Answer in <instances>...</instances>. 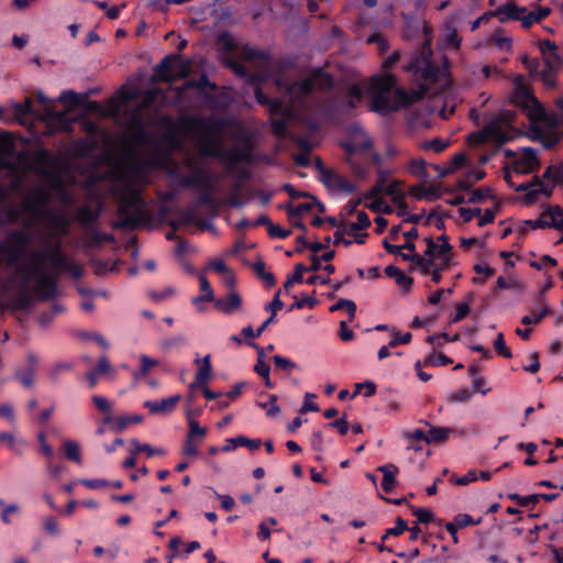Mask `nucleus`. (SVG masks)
Listing matches in <instances>:
<instances>
[{
	"instance_id": "nucleus-5",
	"label": "nucleus",
	"mask_w": 563,
	"mask_h": 563,
	"mask_svg": "<svg viewBox=\"0 0 563 563\" xmlns=\"http://www.w3.org/2000/svg\"><path fill=\"white\" fill-rule=\"evenodd\" d=\"M515 90L511 96V102L520 107L532 125L547 122L548 113L541 102L533 96L525 84L522 76H517L514 80Z\"/></svg>"
},
{
	"instance_id": "nucleus-50",
	"label": "nucleus",
	"mask_w": 563,
	"mask_h": 563,
	"mask_svg": "<svg viewBox=\"0 0 563 563\" xmlns=\"http://www.w3.org/2000/svg\"><path fill=\"white\" fill-rule=\"evenodd\" d=\"M212 190L213 189H205V191L198 196L196 203L197 206L207 207L209 210L217 212L218 206L214 201Z\"/></svg>"
},
{
	"instance_id": "nucleus-10",
	"label": "nucleus",
	"mask_w": 563,
	"mask_h": 563,
	"mask_svg": "<svg viewBox=\"0 0 563 563\" xmlns=\"http://www.w3.org/2000/svg\"><path fill=\"white\" fill-rule=\"evenodd\" d=\"M29 283L32 279L36 280L34 288L35 296L42 301H48L57 296V277L47 272H40L38 274H26L24 276Z\"/></svg>"
},
{
	"instance_id": "nucleus-20",
	"label": "nucleus",
	"mask_w": 563,
	"mask_h": 563,
	"mask_svg": "<svg viewBox=\"0 0 563 563\" xmlns=\"http://www.w3.org/2000/svg\"><path fill=\"white\" fill-rule=\"evenodd\" d=\"M184 187H200L203 189H213V180L209 172L205 169H197L191 176L181 179Z\"/></svg>"
},
{
	"instance_id": "nucleus-57",
	"label": "nucleus",
	"mask_w": 563,
	"mask_h": 563,
	"mask_svg": "<svg viewBox=\"0 0 563 563\" xmlns=\"http://www.w3.org/2000/svg\"><path fill=\"white\" fill-rule=\"evenodd\" d=\"M317 395L313 393H306L303 404L299 409L300 415H305L307 412H319L320 408L318 404L316 402Z\"/></svg>"
},
{
	"instance_id": "nucleus-6",
	"label": "nucleus",
	"mask_w": 563,
	"mask_h": 563,
	"mask_svg": "<svg viewBox=\"0 0 563 563\" xmlns=\"http://www.w3.org/2000/svg\"><path fill=\"white\" fill-rule=\"evenodd\" d=\"M544 68L541 69V80L548 87L555 86V73L562 68L563 59L559 54V47L555 42L547 38L539 43Z\"/></svg>"
},
{
	"instance_id": "nucleus-11",
	"label": "nucleus",
	"mask_w": 563,
	"mask_h": 563,
	"mask_svg": "<svg viewBox=\"0 0 563 563\" xmlns=\"http://www.w3.org/2000/svg\"><path fill=\"white\" fill-rule=\"evenodd\" d=\"M213 305L218 311L231 316L242 308L243 299L236 290H229L227 295L216 298Z\"/></svg>"
},
{
	"instance_id": "nucleus-2",
	"label": "nucleus",
	"mask_w": 563,
	"mask_h": 563,
	"mask_svg": "<svg viewBox=\"0 0 563 563\" xmlns=\"http://www.w3.org/2000/svg\"><path fill=\"white\" fill-rule=\"evenodd\" d=\"M32 243V235L25 230H12L8 232L4 240L0 241V265L14 267L19 262L27 256L30 265H20L18 274L24 277L26 274H38L45 272V266L49 263V250L29 251Z\"/></svg>"
},
{
	"instance_id": "nucleus-34",
	"label": "nucleus",
	"mask_w": 563,
	"mask_h": 563,
	"mask_svg": "<svg viewBox=\"0 0 563 563\" xmlns=\"http://www.w3.org/2000/svg\"><path fill=\"white\" fill-rule=\"evenodd\" d=\"M109 369H110V363H109L108 358L103 355L99 358L96 367L86 374V377H87L89 384L91 386L97 385L99 376L107 374Z\"/></svg>"
},
{
	"instance_id": "nucleus-61",
	"label": "nucleus",
	"mask_w": 563,
	"mask_h": 563,
	"mask_svg": "<svg viewBox=\"0 0 563 563\" xmlns=\"http://www.w3.org/2000/svg\"><path fill=\"white\" fill-rule=\"evenodd\" d=\"M271 126L275 136L284 139L288 135V121L286 119H274Z\"/></svg>"
},
{
	"instance_id": "nucleus-27",
	"label": "nucleus",
	"mask_w": 563,
	"mask_h": 563,
	"mask_svg": "<svg viewBox=\"0 0 563 563\" xmlns=\"http://www.w3.org/2000/svg\"><path fill=\"white\" fill-rule=\"evenodd\" d=\"M545 228H553L556 230H562L563 229V218L560 219V223H549L548 221L543 220L542 218L537 219V220H525L519 224L518 231H519V234L521 236H523L527 234V232L530 229L536 230V229H545Z\"/></svg>"
},
{
	"instance_id": "nucleus-19",
	"label": "nucleus",
	"mask_w": 563,
	"mask_h": 563,
	"mask_svg": "<svg viewBox=\"0 0 563 563\" xmlns=\"http://www.w3.org/2000/svg\"><path fill=\"white\" fill-rule=\"evenodd\" d=\"M485 133L488 139L496 142L498 146H501L512 140V135L501 126L499 119L487 123L485 125Z\"/></svg>"
},
{
	"instance_id": "nucleus-54",
	"label": "nucleus",
	"mask_w": 563,
	"mask_h": 563,
	"mask_svg": "<svg viewBox=\"0 0 563 563\" xmlns=\"http://www.w3.org/2000/svg\"><path fill=\"white\" fill-rule=\"evenodd\" d=\"M521 63L523 64L525 68L530 73L532 77H540L541 78V70L540 65L541 62L537 57H529L528 55H522Z\"/></svg>"
},
{
	"instance_id": "nucleus-38",
	"label": "nucleus",
	"mask_w": 563,
	"mask_h": 563,
	"mask_svg": "<svg viewBox=\"0 0 563 563\" xmlns=\"http://www.w3.org/2000/svg\"><path fill=\"white\" fill-rule=\"evenodd\" d=\"M412 515L417 518V523H430L437 521L439 526H442L443 519H438L432 511L427 508L416 507L410 505Z\"/></svg>"
},
{
	"instance_id": "nucleus-37",
	"label": "nucleus",
	"mask_w": 563,
	"mask_h": 563,
	"mask_svg": "<svg viewBox=\"0 0 563 563\" xmlns=\"http://www.w3.org/2000/svg\"><path fill=\"white\" fill-rule=\"evenodd\" d=\"M452 257L451 255L439 256V263L433 267H430L429 275H431V280L435 284H439L442 279V272L446 271L451 266Z\"/></svg>"
},
{
	"instance_id": "nucleus-55",
	"label": "nucleus",
	"mask_w": 563,
	"mask_h": 563,
	"mask_svg": "<svg viewBox=\"0 0 563 563\" xmlns=\"http://www.w3.org/2000/svg\"><path fill=\"white\" fill-rule=\"evenodd\" d=\"M452 522L456 525L457 529H464L470 526L479 525L482 522V517L474 519L471 515L461 512L454 517Z\"/></svg>"
},
{
	"instance_id": "nucleus-25",
	"label": "nucleus",
	"mask_w": 563,
	"mask_h": 563,
	"mask_svg": "<svg viewBox=\"0 0 563 563\" xmlns=\"http://www.w3.org/2000/svg\"><path fill=\"white\" fill-rule=\"evenodd\" d=\"M37 358L35 355L30 354L27 356V363L23 368L15 372V376L20 384L24 387H30L34 383V373L36 368Z\"/></svg>"
},
{
	"instance_id": "nucleus-41",
	"label": "nucleus",
	"mask_w": 563,
	"mask_h": 563,
	"mask_svg": "<svg viewBox=\"0 0 563 563\" xmlns=\"http://www.w3.org/2000/svg\"><path fill=\"white\" fill-rule=\"evenodd\" d=\"M305 272H307V266H305L302 263H298L295 265L294 273L291 275H289L284 283V288L287 292L289 291V288L294 284L303 283V273Z\"/></svg>"
},
{
	"instance_id": "nucleus-45",
	"label": "nucleus",
	"mask_w": 563,
	"mask_h": 563,
	"mask_svg": "<svg viewBox=\"0 0 563 563\" xmlns=\"http://www.w3.org/2000/svg\"><path fill=\"white\" fill-rule=\"evenodd\" d=\"M542 178L552 180L554 186L562 185L563 184V166L562 165L548 166L542 174Z\"/></svg>"
},
{
	"instance_id": "nucleus-58",
	"label": "nucleus",
	"mask_w": 563,
	"mask_h": 563,
	"mask_svg": "<svg viewBox=\"0 0 563 563\" xmlns=\"http://www.w3.org/2000/svg\"><path fill=\"white\" fill-rule=\"evenodd\" d=\"M485 198L496 199V197L493 195L490 187L486 186L473 190L472 195L467 199V203H478L483 201Z\"/></svg>"
},
{
	"instance_id": "nucleus-42",
	"label": "nucleus",
	"mask_w": 563,
	"mask_h": 563,
	"mask_svg": "<svg viewBox=\"0 0 563 563\" xmlns=\"http://www.w3.org/2000/svg\"><path fill=\"white\" fill-rule=\"evenodd\" d=\"M63 449L66 459L69 461H73L77 464H81V457H80V448L79 444L71 440H66L63 442Z\"/></svg>"
},
{
	"instance_id": "nucleus-22",
	"label": "nucleus",
	"mask_w": 563,
	"mask_h": 563,
	"mask_svg": "<svg viewBox=\"0 0 563 563\" xmlns=\"http://www.w3.org/2000/svg\"><path fill=\"white\" fill-rule=\"evenodd\" d=\"M408 529L407 521L402 519L401 517H397L395 521V526L393 528H388L385 533L382 536V542L380 543H373L379 552H393V549L390 547H387L384 544V542L391 537H398L402 534Z\"/></svg>"
},
{
	"instance_id": "nucleus-43",
	"label": "nucleus",
	"mask_w": 563,
	"mask_h": 563,
	"mask_svg": "<svg viewBox=\"0 0 563 563\" xmlns=\"http://www.w3.org/2000/svg\"><path fill=\"white\" fill-rule=\"evenodd\" d=\"M489 390L490 389H472L471 391L470 389H456L448 396V400L450 402H466L472 397L473 391H479L482 395H486Z\"/></svg>"
},
{
	"instance_id": "nucleus-31",
	"label": "nucleus",
	"mask_w": 563,
	"mask_h": 563,
	"mask_svg": "<svg viewBox=\"0 0 563 563\" xmlns=\"http://www.w3.org/2000/svg\"><path fill=\"white\" fill-rule=\"evenodd\" d=\"M15 302L19 309H29L33 303V298L29 289V283L22 277L21 283L18 285Z\"/></svg>"
},
{
	"instance_id": "nucleus-17",
	"label": "nucleus",
	"mask_w": 563,
	"mask_h": 563,
	"mask_svg": "<svg viewBox=\"0 0 563 563\" xmlns=\"http://www.w3.org/2000/svg\"><path fill=\"white\" fill-rule=\"evenodd\" d=\"M203 397L207 399H218L217 401V409L223 410L231 401H234L236 398H239L242 395V389H230L225 395H223L221 391H214V389H200Z\"/></svg>"
},
{
	"instance_id": "nucleus-26",
	"label": "nucleus",
	"mask_w": 563,
	"mask_h": 563,
	"mask_svg": "<svg viewBox=\"0 0 563 563\" xmlns=\"http://www.w3.org/2000/svg\"><path fill=\"white\" fill-rule=\"evenodd\" d=\"M377 472L383 474L382 488L386 493H390L396 485V475L399 472L395 464H385L377 467Z\"/></svg>"
},
{
	"instance_id": "nucleus-32",
	"label": "nucleus",
	"mask_w": 563,
	"mask_h": 563,
	"mask_svg": "<svg viewBox=\"0 0 563 563\" xmlns=\"http://www.w3.org/2000/svg\"><path fill=\"white\" fill-rule=\"evenodd\" d=\"M199 286L200 290L202 291V295L192 298L191 303L198 305L199 302H213L216 299L214 291L211 284L209 283L205 275L199 276Z\"/></svg>"
},
{
	"instance_id": "nucleus-35",
	"label": "nucleus",
	"mask_w": 563,
	"mask_h": 563,
	"mask_svg": "<svg viewBox=\"0 0 563 563\" xmlns=\"http://www.w3.org/2000/svg\"><path fill=\"white\" fill-rule=\"evenodd\" d=\"M49 263L57 269L66 271L70 261L65 254H63L59 245H55L49 250Z\"/></svg>"
},
{
	"instance_id": "nucleus-46",
	"label": "nucleus",
	"mask_w": 563,
	"mask_h": 563,
	"mask_svg": "<svg viewBox=\"0 0 563 563\" xmlns=\"http://www.w3.org/2000/svg\"><path fill=\"white\" fill-rule=\"evenodd\" d=\"M313 209L312 202H303L298 206H292L291 203L286 206V212L289 221H292L294 218H297L303 213H308Z\"/></svg>"
},
{
	"instance_id": "nucleus-53",
	"label": "nucleus",
	"mask_w": 563,
	"mask_h": 563,
	"mask_svg": "<svg viewBox=\"0 0 563 563\" xmlns=\"http://www.w3.org/2000/svg\"><path fill=\"white\" fill-rule=\"evenodd\" d=\"M260 357L257 363L254 366V371L265 379V387H272V383L269 379V365L262 358L263 352L258 350Z\"/></svg>"
},
{
	"instance_id": "nucleus-33",
	"label": "nucleus",
	"mask_w": 563,
	"mask_h": 563,
	"mask_svg": "<svg viewBox=\"0 0 563 563\" xmlns=\"http://www.w3.org/2000/svg\"><path fill=\"white\" fill-rule=\"evenodd\" d=\"M399 256L407 262H411L415 266H417L420 269V273L424 276L429 275L430 267H431V261L426 260L422 255L413 253H402L400 251Z\"/></svg>"
},
{
	"instance_id": "nucleus-30",
	"label": "nucleus",
	"mask_w": 563,
	"mask_h": 563,
	"mask_svg": "<svg viewBox=\"0 0 563 563\" xmlns=\"http://www.w3.org/2000/svg\"><path fill=\"white\" fill-rule=\"evenodd\" d=\"M100 216V208L93 209L85 205L77 210L76 220L85 228H89L97 222Z\"/></svg>"
},
{
	"instance_id": "nucleus-40",
	"label": "nucleus",
	"mask_w": 563,
	"mask_h": 563,
	"mask_svg": "<svg viewBox=\"0 0 563 563\" xmlns=\"http://www.w3.org/2000/svg\"><path fill=\"white\" fill-rule=\"evenodd\" d=\"M452 429L448 427H430L427 431L428 434V443H442L448 440L451 434Z\"/></svg>"
},
{
	"instance_id": "nucleus-39",
	"label": "nucleus",
	"mask_w": 563,
	"mask_h": 563,
	"mask_svg": "<svg viewBox=\"0 0 563 563\" xmlns=\"http://www.w3.org/2000/svg\"><path fill=\"white\" fill-rule=\"evenodd\" d=\"M474 299V292H467L465 300L455 307V313L451 317V322L456 323L462 321L470 313V303Z\"/></svg>"
},
{
	"instance_id": "nucleus-52",
	"label": "nucleus",
	"mask_w": 563,
	"mask_h": 563,
	"mask_svg": "<svg viewBox=\"0 0 563 563\" xmlns=\"http://www.w3.org/2000/svg\"><path fill=\"white\" fill-rule=\"evenodd\" d=\"M551 313V309L547 303L542 305V308L539 312L533 311L532 316H523L521 318V323L525 325L536 324L540 322L545 316Z\"/></svg>"
},
{
	"instance_id": "nucleus-59",
	"label": "nucleus",
	"mask_w": 563,
	"mask_h": 563,
	"mask_svg": "<svg viewBox=\"0 0 563 563\" xmlns=\"http://www.w3.org/2000/svg\"><path fill=\"white\" fill-rule=\"evenodd\" d=\"M462 38L459 35L457 29L449 25L444 36V43L446 46L457 49L461 45Z\"/></svg>"
},
{
	"instance_id": "nucleus-29",
	"label": "nucleus",
	"mask_w": 563,
	"mask_h": 563,
	"mask_svg": "<svg viewBox=\"0 0 563 563\" xmlns=\"http://www.w3.org/2000/svg\"><path fill=\"white\" fill-rule=\"evenodd\" d=\"M15 154L14 142L10 133L0 135V167H9L7 158L13 157Z\"/></svg>"
},
{
	"instance_id": "nucleus-1",
	"label": "nucleus",
	"mask_w": 563,
	"mask_h": 563,
	"mask_svg": "<svg viewBox=\"0 0 563 563\" xmlns=\"http://www.w3.org/2000/svg\"><path fill=\"white\" fill-rule=\"evenodd\" d=\"M396 86L397 77L394 74L374 75L368 89L371 110L380 114L397 111L420 101L429 92V87L424 84L410 91Z\"/></svg>"
},
{
	"instance_id": "nucleus-63",
	"label": "nucleus",
	"mask_w": 563,
	"mask_h": 563,
	"mask_svg": "<svg viewBox=\"0 0 563 563\" xmlns=\"http://www.w3.org/2000/svg\"><path fill=\"white\" fill-rule=\"evenodd\" d=\"M254 86L256 101L262 106H269L272 110H276L279 106L278 102L271 99L258 85Z\"/></svg>"
},
{
	"instance_id": "nucleus-21",
	"label": "nucleus",
	"mask_w": 563,
	"mask_h": 563,
	"mask_svg": "<svg viewBox=\"0 0 563 563\" xmlns=\"http://www.w3.org/2000/svg\"><path fill=\"white\" fill-rule=\"evenodd\" d=\"M526 12V7H519L516 3L508 1L507 3L498 7L492 14L497 16L501 23H505L507 20L518 21L520 15Z\"/></svg>"
},
{
	"instance_id": "nucleus-60",
	"label": "nucleus",
	"mask_w": 563,
	"mask_h": 563,
	"mask_svg": "<svg viewBox=\"0 0 563 563\" xmlns=\"http://www.w3.org/2000/svg\"><path fill=\"white\" fill-rule=\"evenodd\" d=\"M452 363H453L452 358H450L442 352L432 353L424 360L426 365H432V366H446Z\"/></svg>"
},
{
	"instance_id": "nucleus-13",
	"label": "nucleus",
	"mask_w": 563,
	"mask_h": 563,
	"mask_svg": "<svg viewBox=\"0 0 563 563\" xmlns=\"http://www.w3.org/2000/svg\"><path fill=\"white\" fill-rule=\"evenodd\" d=\"M180 399V395L177 394L157 400H146L143 402V407L146 408L151 415H168L175 410Z\"/></svg>"
},
{
	"instance_id": "nucleus-4",
	"label": "nucleus",
	"mask_w": 563,
	"mask_h": 563,
	"mask_svg": "<svg viewBox=\"0 0 563 563\" xmlns=\"http://www.w3.org/2000/svg\"><path fill=\"white\" fill-rule=\"evenodd\" d=\"M241 57L245 62L258 63L261 71L250 73L247 67L240 62L233 60L230 63L232 70L241 78L245 79L251 85H260L265 80L271 68V54L267 51L258 49L250 45L243 46Z\"/></svg>"
},
{
	"instance_id": "nucleus-3",
	"label": "nucleus",
	"mask_w": 563,
	"mask_h": 563,
	"mask_svg": "<svg viewBox=\"0 0 563 563\" xmlns=\"http://www.w3.org/2000/svg\"><path fill=\"white\" fill-rule=\"evenodd\" d=\"M120 220L114 228L135 230L147 221L145 202L137 190H129L120 200L118 207Z\"/></svg>"
},
{
	"instance_id": "nucleus-24",
	"label": "nucleus",
	"mask_w": 563,
	"mask_h": 563,
	"mask_svg": "<svg viewBox=\"0 0 563 563\" xmlns=\"http://www.w3.org/2000/svg\"><path fill=\"white\" fill-rule=\"evenodd\" d=\"M75 120L66 115L65 113H49L47 119V126L52 131V126L55 131L71 133L74 130Z\"/></svg>"
},
{
	"instance_id": "nucleus-56",
	"label": "nucleus",
	"mask_w": 563,
	"mask_h": 563,
	"mask_svg": "<svg viewBox=\"0 0 563 563\" xmlns=\"http://www.w3.org/2000/svg\"><path fill=\"white\" fill-rule=\"evenodd\" d=\"M59 100L64 103H69L74 107L82 106L85 102V97L77 93L74 90H63L59 96Z\"/></svg>"
},
{
	"instance_id": "nucleus-7",
	"label": "nucleus",
	"mask_w": 563,
	"mask_h": 563,
	"mask_svg": "<svg viewBox=\"0 0 563 563\" xmlns=\"http://www.w3.org/2000/svg\"><path fill=\"white\" fill-rule=\"evenodd\" d=\"M317 84L320 88L331 87L333 79L331 75L319 68L316 69L311 76L302 80L291 82L287 87V92L295 100H300L308 97L313 91Z\"/></svg>"
},
{
	"instance_id": "nucleus-36",
	"label": "nucleus",
	"mask_w": 563,
	"mask_h": 563,
	"mask_svg": "<svg viewBox=\"0 0 563 563\" xmlns=\"http://www.w3.org/2000/svg\"><path fill=\"white\" fill-rule=\"evenodd\" d=\"M200 389H189L186 397V417L187 420L195 419L202 413V407L195 404V399Z\"/></svg>"
},
{
	"instance_id": "nucleus-15",
	"label": "nucleus",
	"mask_w": 563,
	"mask_h": 563,
	"mask_svg": "<svg viewBox=\"0 0 563 563\" xmlns=\"http://www.w3.org/2000/svg\"><path fill=\"white\" fill-rule=\"evenodd\" d=\"M409 68L413 70L416 76L426 81L434 82L439 78V67L435 66L429 58L416 60L410 64Z\"/></svg>"
},
{
	"instance_id": "nucleus-12",
	"label": "nucleus",
	"mask_w": 563,
	"mask_h": 563,
	"mask_svg": "<svg viewBox=\"0 0 563 563\" xmlns=\"http://www.w3.org/2000/svg\"><path fill=\"white\" fill-rule=\"evenodd\" d=\"M144 421L142 415H122L114 417L112 415L104 416L101 419V423L109 424L110 429L114 432L121 433L126 430L131 424H140Z\"/></svg>"
},
{
	"instance_id": "nucleus-49",
	"label": "nucleus",
	"mask_w": 563,
	"mask_h": 563,
	"mask_svg": "<svg viewBox=\"0 0 563 563\" xmlns=\"http://www.w3.org/2000/svg\"><path fill=\"white\" fill-rule=\"evenodd\" d=\"M508 498L515 501L517 505L521 507H530L533 508L538 504L537 494H531L528 496H521L517 493L508 494Z\"/></svg>"
},
{
	"instance_id": "nucleus-18",
	"label": "nucleus",
	"mask_w": 563,
	"mask_h": 563,
	"mask_svg": "<svg viewBox=\"0 0 563 563\" xmlns=\"http://www.w3.org/2000/svg\"><path fill=\"white\" fill-rule=\"evenodd\" d=\"M325 187L351 195L356 191V186L331 169V175L321 181Z\"/></svg>"
},
{
	"instance_id": "nucleus-9",
	"label": "nucleus",
	"mask_w": 563,
	"mask_h": 563,
	"mask_svg": "<svg viewBox=\"0 0 563 563\" xmlns=\"http://www.w3.org/2000/svg\"><path fill=\"white\" fill-rule=\"evenodd\" d=\"M175 67L179 69L178 75L185 77L189 70V62L184 60L179 54H169L154 67V76L161 81L170 82L174 79L172 70Z\"/></svg>"
},
{
	"instance_id": "nucleus-14",
	"label": "nucleus",
	"mask_w": 563,
	"mask_h": 563,
	"mask_svg": "<svg viewBox=\"0 0 563 563\" xmlns=\"http://www.w3.org/2000/svg\"><path fill=\"white\" fill-rule=\"evenodd\" d=\"M195 363L198 365L195 379L187 387H208L212 377L211 356L207 354L201 360L196 358Z\"/></svg>"
},
{
	"instance_id": "nucleus-48",
	"label": "nucleus",
	"mask_w": 563,
	"mask_h": 563,
	"mask_svg": "<svg viewBox=\"0 0 563 563\" xmlns=\"http://www.w3.org/2000/svg\"><path fill=\"white\" fill-rule=\"evenodd\" d=\"M345 309L350 316V320L355 317L356 303L353 300L341 298L334 305L330 307L331 312Z\"/></svg>"
},
{
	"instance_id": "nucleus-44",
	"label": "nucleus",
	"mask_w": 563,
	"mask_h": 563,
	"mask_svg": "<svg viewBox=\"0 0 563 563\" xmlns=\"http://www.w3.org/2000/svg\"><path fill=\"white\" fill-rule=\"evenodd\" d=\"M13 113L19 121H22V119L33 115L34 110L32 100L30 98H26L23 102L15 103L13 106Z\"/></svg>"
},
{
	"instance_id": "nucleus-62",
	"label": "nucleus",
	"mask_w": 563,
	"mask_h": 563,
	"mask_svg": "<svg viewBox=\"0 0 563 563\" xmlns=\"http://www.w3.org/2000/svg\"><path fill=\"white\" fill-rule=\"evenodd\" d=\"M318 305V300L312 296H302V298L298 299L295 297V301L292 305L288 308V311H291L294 309H302L306 306H308L310 309L314 308Z\"/></svg>"
},
{
	"instance_id": "nucleus-8",
	"label": "nucleus",
	"mask_w": 563,
	"mask_h": 563,
	"mask_svg": "<svg viewBox=\"0 0 563 563\" xmlns=\"http://www.w3.org/2000/svg\"><path fill=\"white\" fill-rule=\"evenodd\" d=\"M201 154L206 157L220 158L227 162L228 164H238V163H251L252 162V151L249 146H235L231 150L223 151L219 150L212 143H207L202 150Z\"/></svg>"
},
{
	"instance_id": "nucleus-64",
	"label": "nucleus",
	"mask_w": 563,
	"mask_h": 563,
	"mask_svg": "<svg viewBox=\"0 0 563 563\" xmlns=\"http://www.w3.org/2000/svg\"><path fill=\"white\" fill-rule=\"evenodd\" d=\"M494 349L499 355L504 356L505 358L512 357V353H511L510 349L507 347L503 333L497 334V336L494 341Z\"/></svg>"
},
{
	"instance_id": "nucleus-51",
	"label": "nucleus",
	"mask_w": 563,
	"mask_h": 563,
	"mask_svg": "<svg viewBox=\"0 0 563 563\" xmlns=\"http://www.w3.org/2000/svg\"><path fill=\"white\" fill-rule=\"evenodd\" d=\"M253 268H254V272L256 273V275L266 283L267 287H273L276 285V278H275L274 274L267 273L265 271L264 262H262V261L256 262L254 264Z\"/></svg>"
},
{
	"instance_id": "nucleus-23",
	"label": "nucleus",
	"mask_w": 563,
	"mask_h": 563,
	"mask_svg": "<svg viewBox=\"0 0 563 563\" xmlns=\"http://www.w3.org/2000/svg\"><path fill=\"white\" fill-rule=\"evenodd\" d=\"M262 445L261 439H249L244 435H239L235 438H229L225 440L224 445L221 448L222 452H231L240 446H246L250 450H258Z\"/></svg>"
},
{
	"instance_id": "nucleus-28",
	"label": "nucleus",
	"mask_w": 563,
	"mask_h": 563,
	"mask_svg": "<svg viewBox=\"0 0 563 563\" xmlns=\"http://www.w3.org/2000/svg\"><path fill=\"white\" fill-rule=\"evenodd\" d=\"M276 401H277L276 395L266 394L264 391H262L255 399L256 406L266 410V416L271 417V418L277 416V413H279V411H280Z\"/></svg>"
},
{
	"instance_id": "nucleus-16",
	"label": "nucleus",
	"mask_w": 563,
	"mask_h": 563,
	"mask_svg": "<svg viewBox=\"0 0 563 563\" xmlns=\"http://www.w3.org/2000/svg\"><path fill=\"white\" fill-rule=\"evenodd\" d=\"M540 168V161L537 151L527 147L525 148L523 156L515 163V172L518 174H529Z\"/></svg>"
},
{
	"instance_id": "nucleus-47",
	"label": "nucleus",
	"mask_w": 563,
	"mask_h": 563,
	"mask_svg": "<svg viewBox=\"0 0 563 563\" xmlns=\"http://www.w3.org/2000/svg\"><path fill=\"white\" fill-rule=\"evenodd\" d=\"M131 444L133 445L134 450L133 453H141L145 452L147 456H154V455H164L165 450L161 448H152L147 443H140L136 439H132Z\"/></svg>"
}]
</instances>
